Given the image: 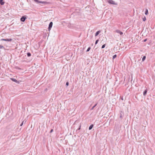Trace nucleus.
<instances>
[{
    "label": "nucleus",
    "mask_w": 155,
    "mask_h": 155,
    "mask_svg": "<svg viewBox=\"0 0 155 155\" xmlns=\"http://www.w3.org/2000/svg\"><path fill=\"white\" fill-rule=\"evenodd\" d=\"M26 17L27 16L26 15L22 16L20 19L21 21L22 22L25 21V19L27 18Z\"/></svg>",
    "instance_id": "1"
},
{
    "label": "nucleus",
    "mask_w": 155,
    "mask_h": 155,
    "mask_svg": "<svg viewBox=\"0 0 155 155\" xmlns=\"http://www.w3.org/2000/svg\"><path fill=\"white\" fill-rule=\"evenodd\" d=\"M1 41H8L9 42H11L12 41V38H6V39H2Z\"/></svg>",
    "instance_id": "2"
},
{
    "label": "nucleus",
    "mask_w": 155,
    "mask_h": 155,
    "mask_svg": "<svg viewBox=\"0 0 155 155\" xmlns=\"http://www.w3.org/2000/svg\"><path fill=\"white\" fill-rule=\"evenodd\" d=\"M52 25L53 22H51L49 25L48 27V31H49L51 30V28L52 26Z\"/></svg>",
    "instance_id": "3"
},
{
    "label": "nucleus",
    "mask_w": 155,
    "mask_h": 155,
    "mask_svg": "<svg viewBox=\"0 0 155 155\" xmlns=\"http://www.w3.org/2000/svg\"><path fill=\"white\" fill-rule=\"evenodd\" d=\"M108 2L110 4H112L113 5H115L114 2L112 0H108Z\"/></svg>",
    "instance_id": "4"
},
{
    "label": "nucleus",
    "mask_w": 155,
    "mask_h": 155,
    "mask_svg": "<svg viewBox=\"0 0 155 155\" xmlns=\"http://www.w3.org/2000/svg\"><path fill=\"white\" fill-rule=\"evenodd\" d=\"M116 32L120 34V35H122L123 34V32H122V31H120V30H116Z\"/></svg>",
    "instance_id": "5"
},
{
    "label": "nucleus",
    "mask_w": 155,
    "mask_h": 155,
    "mask_svg": "<svg viewBox=\"0 0 155 155\" xmlns=\"http://www.w3.org/2000/svg\"><path fill=\"white\" fill-rule=\"evenodd\" d=\"M35 1L36 2H37L38 3H45L46 2H40V1H39L38 0H35Z\"/></svg>",
    "instance_id": "6"
},
{
    "label": "nucleus",
    "mask_w": 155,
    "mask_h": 155,
    "mask_svg": "<svg viewBox=\"0 0 155 155\" xmlns=\"http://www.w3.org/2000/svg\"><path fill=\"white\" fill-rule=\"evenodd\" d=\"M3 1V0H0V4L1 5H3L5 4V2Z\"/></svg>",
    "instance_id": "7"
},
{
    "label": "nucleus",
    "mask_w": 155,
    "mask_h": 155,
    "mask_svg": "<svg viewBox=\"0 0 155 155\" xmlns=\"http://www.w3.org/2000/svg\"><path fill=\"white\" fill-rule=\"evenodd\" d=\"M147 89H146L144 91H143V95L144 96H145L146 95V94L147 93Z\"/></svg>",
    "instance_id": "8"
},
{
    "label": "nucleus",
    "mask_w": 155,
    "mask_h": 155,
    "mask_svg": "<svg viewBox=\"0 0 155 155\" xmlns=\"http://www.w3.org/2000/svg\"><path fill=\"white\" fill-rule=\"evenodd\" d=\"M101 32V31H97L95 34V36H97Z\"/></svg>",
    "instance_id": "9"
},
{
    "label": "nucleus",
    "mask_w": 155,
    "mask_h": 155,
    "mask_svg": "<svg viewBox=\"0 0 155 155\" xmlns=\"http://www.w3.org/2000/svg\"><path fill=\"white\" fill-rule=\"evenodd\" d=\"M11 79L12 81H13L17 83L18 82L17 80L14 78H11Z\"/></svg>",
    "instance_id": "10"
},
{
    "label": "nucleus",
    "mask_w": 155,
    "mask_h": 155,
    "mask_svg": "<svg viewBox=\"0 0 155 155\" xmlns=\"http://www.w3.org/2000/svg\"><path fill=\"white\" fill-rule=\"evenodd\" d=\"M94 125L93 124H91L89 127V130H91L93 128Z\"/></svg>",
    "instance_id": "11"
},
{
    "label": "nucleus",
    "mask_w": 155,
    "mask_h": 155,
    "mask_svg": "<svg viewBox=\"0 0 155 155\" xmlns=\"http://www.w3.org/2000/svg\"><path fill=\"white\" fill-rule=\"evenodd\" d=\"M97 104L96 103L95 104L91 109V110H93L94 108L97 105Z\"/></svg>",
    "instance_id": "12"
},
{
    "label": "nucleus",
    "mask_w": 155,
    "mask_h": 155,
    "mask_svg": "<svg viewBox=\"0 0 155 155\" xmlns=\"http://www.w3.org/2000/svg\"><path fill=\"white\" fill-rule=\"evenodd\" d=\"M148 9H146L145 11V14L146 15H147L148 14Z\"/></svg>",
    "instance_id": "13"
},
{
    "label": "nucleus",
    "mask_w": 155,
    "mask_h": 155,
    "mask_svg": "<svg viewBox=\"0 0 155 155\" xmlns=\"http://www.w3.org/2000/svg\"><path fill=\"white\" fill-rule=\"evenodd\" d=\"M146 58V56H143L142 58V61H143Z\"/></svg>",
    "instance_id": "14"
},
{
    "label": "nucleus",
    "mask_w": 155,
    "mask_h": 155,
    "mask_svg": "<svg viewBox=\"0 0 155 155\" xmlns=\"http://www.w3.org/2000/svg\"><path fill=\"white\" fill-rule=\"evenodd\" d=\"M0 49H5V47L3 46L2 45H0Z\"/></svg>",
    "instance_id": "15"
},
{
    "label": "nucleus",
    "mask_w": 155,
    "mask_h": 155,
    "mask_svg": "<svg viewBox=\"0 0 155 155\" xmlns=\"http://www.w3.org/2000/svg\"><path fill=\"white\" fill-rule=\"evenodd\" d=\"M27 55L28 57H30L31 55V53L30 52H28L27 53Z\"/></svg>",
    "instance_id": "16"
},
{
    "label": "nucleus",
    "mask_w": 155,
    "mask_h": 155,
    "mask_svg": "<svg viewBox=\"0 0 155 155\" xmlns=\"http://www.w3.org/2000/svg\"><path fill=\"white\" fill-rule=\"evenodd\" d=\"M117 56V55L116 54H115L113 56V59H114V58H115Z\"/></svg>",
    "instance_id": "17"
},
{
    "label": "nucleus",
    "mask_w": 155,
    "mask_h": 155,
    "mask_svg": "<svg viewBox=\"0 0 155 155\" xmlns=\"http://www.w3.org/2000/svg\"><path fill=\"white\" fill-rule=\"evenodd\" d=\"M90 49H91V47H89L88 48H87L86 51L87 52L89 51L90 50Z\"/></svg>",
    "instance_id": "18"
},
{
    "label": "nucleus",
    "mask_w": 155,
    "mask_h": 155,
    "mask_svg": "<svg viewBox=\"0 0 155 155\" xmlns=\"http://www.w3.org/2000/svg\"><path fill=\"white\" fill-rule=\"evenodd\" d=\"M105 45H106V44H104V45H103L102 46V47H101V48H105Z\"/></svg>",
    "instance_id": "19"
},
{
    "label": "nucleus",
    "mask_w": 155,
    "mask_h": 155,
    "mask_svg": "<svg viewBox=\"0 0 155 155\" xmlns=\"http://www.w3.org/2000/svg\"><path fill=\"white\" fill-rule=\"evenodd\" d=\"M143 21H145L146 20V17H144L143 18Z\"/></svg>",
    "instance_id": "20"
},
{
    "label": "nucleus",
    "mask_w": 155,
    "mask_h": 155,
    "mask_svg": "<svg viewBox=\"0 0 155 155\" xmlns=\"http://www.w3.org/2000/svg\"><path fill=\"white\" fill-rule=\"evenodd\" d=\"M98 41H99V40L98 39H97V40H96V41H95V45L97 44L98 43Z\"/></svg>",
    "instance_id": "21"
},
{
    "label": "nucleus",
    "mask_w": 155,
    "mask_h": 155,
    "mask_svg": "<svg viewBox=\"0 0 155 155\" xmlns=\"http://www.w3.org/2000/svg\"><path fill=\"white\" fill-rule=\"evenodd\" d=\"M68 85H69V83L68 82H67L66 83V86H68Z\"/></svg>",
    "instance_id": "22"
},
{
    "label": "nucleus",
    "mask_w": 155,
    "mask_h": 155,
    "mask_svg": "<svg viewBox=\"0 0 155 155\" xmlns=\"http://www.w3.org/2000/svg\"><path fill=\"white\" fill-rule=\"evenodd\" d=\"M24 121H23L21 123V124H20V126H22V125H23V123H24Z\"/></svg>",
    "instance_id": "23"
},
{
    "label": "nucleus",
    "mask_w": 155,
    "mask_h": 155,
    "mask_svg": "<svg viewBox=\"0 0 155 155\" xmlns=\"http://www.w3.org/2000/svg\"><path fill=\"white\" fill-rule=\"evenodd\" d=\"M81 125H80L79 127L77 130V131L78 130H80L81 129Z\"/></svg>",
    "instance_id": "24"
},
{
    "label": "nucleus",
    "mask_w": 155,
    "mask_h": 155,
    "mask_svg": "<svg viewBox=\"0 0 155 155\" xmlns=\"http://www.w3.org/2000/svg\"><path fill=\"white\" fill-rule=\"evenodd\" d=\"M53 131V129H52L50 131V133H52Z\"/></svg>",
    "instance_id": "25"
},
{
    "label": "nucleus",
    "mask_w": 155,
    "mask_h": 155,
    "mask_svg": "<svg viewBox=\"0 0 155 155\" xmlns=\"http://www.w3.org/2000/svg\"><path fill=\"white\" fill-rule=\"evenodd\" d=\"M147 39H145L143 41L146 42L147 41Z\"/></svg>",
    "instance_id": "26"
},
{
    "label": "nucleus",
    "mask_w": 155,
    "mask_h": 155,
    "mask_svg": "<svg viewBox=\"0 0 155 155\" xmlns=\"http://www.w3.org/2000/svg\"><path fill=\"white\" fill-rule=\"evenodd\" d=\"M121 99L122 100H124V99H123V97H121Z\"/></svg>",
    "instance_id": "27"
},
{
    "label": "nucleus",
    "mask_w": 155,
    "mask_h": 155,
    "mask_svg": "<svg viewBox=\"0 0 155 155\" xmlns=\"http://www.w3.org/2000/svg\"><path fill=\"white\" fill-rule=\"evenodd\" d=\"M122 117V116H121V114H120V117Z\"/></svg>",
    "instance_id": "28"
}]
</instances>
